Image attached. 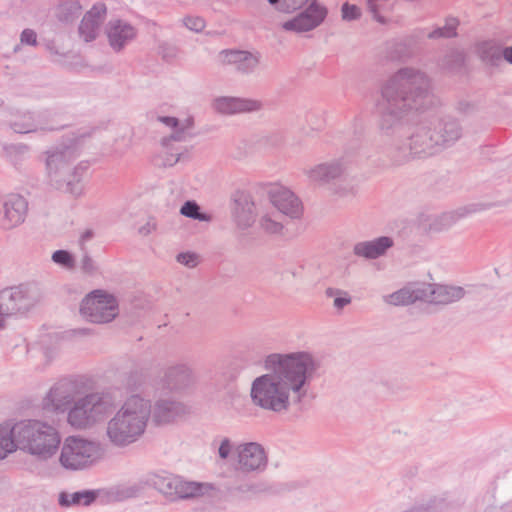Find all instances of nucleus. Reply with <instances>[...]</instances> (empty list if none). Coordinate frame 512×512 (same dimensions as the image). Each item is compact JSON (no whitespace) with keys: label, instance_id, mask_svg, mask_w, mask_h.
<instances>
[{"label":"nucleus","instance_id":"bb28decb","mask_svg":"<svg viewBox=\"0 0 512 512\" xmlns=\"http://www.w3.org/2000/svg\"><path fill=\"white\" fill-rule=\"evenodd\" d=\"M425 295L422 283H416L384 296V301L394 306H406L418 301L424 302Z\"/></svg>","mask_w":512,"mask_h":512},{"label":"nucleus","instance_id":"f257e3e1","mask_svg":"<svg viewBox=\"0 0 512 512\" xmlns=\"http://www.w3.org/2000/svg\"><path fill=\"white\" fill-rule=\"evenodd\" d=\"M430 81L419 69H399L383 84L377 105L378 128L382 135L395 138L390 150L391 160L401 165L414 159H426L440 152L428 121L417 124L401 139L412 110H419L429 97Z\"/></svg>","mask_w":512,"mask_h":512},{"label":"nucleus","instance_id":"1a4fd4ad","mask_svg":"<svg viewBox=\"0 0 512 512\" xmlns=\"http://www.w3.org/2000/svg\"><path fill=\"white\" fill-rule=\"evenodd\" d=\"M150 481L170 501L200 497L212 489L208 483L186 481L173 474H155Z\"/></svg>","mask_w":512,"mask_h":512},{"label":"nucleus","instance_id":"4d7b16f0","mask_svg":"<svg viewBox=\"0 0 512 512\" xmlns=\"http://www.w3.org/2000/svg\"><path fill=\"white\" fill-rule=\"evenodd\" d=\"M94 231L92 229H86L80 236L79 243L81 249L85 251V244L94 238Z\"/></svg>","mask_w":512,"mask_h":512},{"label":"nucleus","instance_id":"9b49d317","mask_svg":"<svg viewBox=\"0 0 512 512\" xmlns=\"http://www.w3.org/2000/svg\"><path fill=\"white\" fill-rule=\"evenodd\" d=\"M327 14V8L317 0H313L305 10L283 22L281 26L283 30L288 32H309L320 26L327 17Z\"/></svg>","mask_w":512,"mask_h":512},{"label":"nucleus","instance_id":"f8f14e48","mask_svg":"<svg viewBox=\"0 0 512 512\" xmlns=\"http://www.w3.org/2000/svg\"><path fill=\"white\" fill-rule=\"evenodd\" d=\"M28 201L22 195L0 196V228L11 230L21 225L27 216Z\"/></svg>","mask_w":512,"mask_h":512},{"label":"nucleus","instance_id":"2f4dec72","mask_svg":"<svg viewBox=\"0 0 512 512\" xmlns=\"http://www.w3.org/2000/svg\"><path fill=\"white\" fill-rule=\"evenodd\" d=\"M5 158L17 169L21 168L30 156V147L23 143L4 144Z\"/></svg>","mask_w":512,"mask_h":512},{"label":"nucleus","instance_id":"f03ea898","mask_svg":"<svg viewBox=\"0 0 512 512\" xmlns=\"http://www.w3.org/2000/svg\"><path fill=\"white\" fill-rule=\"evenodd\" d=\"M264 366L270 373L253 380L251 401L263 410L283 413L307 396L310 382L318 375L320 361L308 352L273 353L265 358Z\"/></svg>","mask_w":512,"mask_h":512},{"label":"nucleus","instance_id":"c756f323","mask_svg":"<svg viewBox=\"0 0 512 512\" xmlns=\"http://www.w3.org/2000/svg\"><path fill=\"white\" fill-rule=\"evenodd\" d=\"M194 119L191 116L179 120V126L174 130L170 136L164 137L161 144L164 147H168L171 142H186L195 136Z\"/></svg>","mask_w":512,"mask_h":512},{"label":"nucleus","instance_id":"864d4df0","mask_svg":"<svg viewBox=\"0 0 512 512\" xmlns=\"http://www.w3.org/2000/svg\"><path fill=\"white\" fill-rule=\"evenodd\" d=\"M237 490L242 493L251 492V493L256 494V493L263 492L265 489L262 484L253 483V484L241 485L237 488Z\"/></svg>","mask_w":512,"mask_h":512},{"label":"nucleus","instance_id":"9d476101","mask_svg":"<svg viewBox=\"0 0 512 512\" xmlns=\"http://www.w3.org/2000/svg\"><path fill=\"white\" fill-rule=\"evenodd\" d=\"M80 312L92 323H108L119 313L118 302L113 295L94 290L82 300Z\"/></svg>","mask_w":512,"mask_h":512},{"label":"nucleus","instance_id":"4c0bfd02","mask_svg":"<svg viewBox=\"0 0 512 512\" xmlns=\"http://www.w3.org/2000/svg\"><path fill=\"white\" fill-rule=\"evenodd\" d=\"M325 293L327 297H335L333 304L334 307L338 310L343 309L351 302L350 296L345 291L335 288H327Z\"/></svg>","mask_w":512,"mask_h":512},{"label":"nucleus","instance_id":"58836bf2","mask_svg":"<svg viewBox=\"0 0 512 512\" xmlns=\"http://www.w3.org/2000/svg\"><path fill=\"white\" fill-rule=\"evenodd\" d=\"M388 49L391 51L389 52V57L392 60H398L404 57H407L409 55V52L407 50V44L405 41H392L387 43Z\"/></svg>","mask_w":512,"mask_h":512},{"label":"nucleus","instance_id":"8fccbe9b","mask_svg":"<svg viewBox=\"0 0 512 512\" xmlns=\"http://www.w3.org/2000/svg\"><path fill=\"white\" fill-rule=\"evenodd\" d=\"M357 189L354 185L345 184L335 190V194L342 198H349L356 195Z\"/></svg>","mask_w":512,"mask_h":512},{"label":"nucleus","instance_id":"20e7f679","mask_svg":"<svg viewBox=\"0 0 512 512\" xmlns=\"http://www.w3.org/2000/svg\"><path fill=\"white\" fill-rule=\"evenodd\" d=\"M150 416V401L139 395L130 396L106 423L108 442L118 449L136 443L145 433Z\"/></svg>","mask_w":512,"mask_h":512},{"label":"nucleus","instance_id":"e433bc0d","mask_svg":"<svg viewBox=\"0 0 512 512\" xmlns=\"http://www.w3.org/2000/svg\"><path fill=\"white\" fill-rule=\"evenodd\" d=\"M276 10L283 13H293L301 9L308 0H267Z\"/></svg>","mask_w":512,"mask_h":512},{"label":"nucleus","instance_id":"72a5a7b5","mask_svg":"<svg viewBox=\"0 0 512 512\" xmlns=\"http://www.w3.org/2000/svg\"><path fill=\"white\" fill-rule=\"evenodd\" d=\"M95 500V494L92 491H79L75 493L61 492L59 494V505L70 507L76 505L88 506Z\"/></svg>","mask_w":512,"mask_h":512},{"label":"nucleus","instance_id":"6ab92c4d","mask_svg":"<svg viewBox=\"0 0 512 512\" xmlns=\"http://www.w3.org/2000/svg\"><path fill=\"white\" fill-rule=\"evenodd\" d=\"M107 8L104 3L94 4L83 16L79 27V37L86 43L97 39L100 28L106 18Z\"/></svg>","mask_w":512,"mask_h":512},{"label":"nucleus","instance_id":"b1692460","mask_svg":"<svg viewBox=\"0 0 512 512\" xmlns=\"http://www.w3.org/2000/svg\"><path fill=\"white\" fill-rule=\"evenodd\" d=\"M213 109L224 115H232L243 112L257 111L261 104L256 100L244 99L238 97L222 96L213 101Z\"/></svg>","mask_w":512,"mask_h":512},{"label":"nucleus","instance_id":"7c9ffc66","mask_svg":"<svg viewBox=\"0 0 512 512\" xmlns=\"http://www.w3.org/2000/svg\"><path fill=\"white\" fill-rule=\"evenodd\" d=\"M15 430L16 423L0 424V460L18 449Z\"/></svg>","mask_w":512,"mask_h":512},{"label":"nucleus","instance_id":"423d86ee","mask_svg":"<svg viewBox=\"0 0 512 512\" xmlns=\"http://www.w3.org/2000/svg\"><path fill=\"white\" fill-rule=\"evenodd\" d=\"M115 408V401L110 394L89 393L78 398L70 407L67 422L78 430L89 429L103 421Z\"/></svg>","mask_w":512,"mask_h":512},{"label":"nucleus","instance_id":"ddd939ff","mask_svg":"<svg viewBox=\"0 0 512 512\" xmlns=\"http://www.w3.org/2000/svg\"><path fill=\"white\" fill-rule=\"evenodd\" d=\"M80 393V385L76 380L61 379L50 388L44 399V406L47 409L64 411L74 404Z\"/></svg>","mask_w":512,"mask_h":512},{"label":"nucleus","instance_id":"ea45409f","mask_svg":"<svg viewBox=\"0 0 512 512\" xmlns=\"http://www.w3.org/2000/svg\"><path fill=\"white\" fill-rule=\"evenodd\" d=\"M218 443L217 454L221 460H227L232 452H236L237 445H235L230 438L222 437L219 439Z\"/></svg>","mask_w":512,"mask_h":512},{"label":"nucleus","instance_id":"de8ad7c7","mask_svg":"<svg viewBox=\"0 0 512 512\" xmlns=\"http://www.w3.org/2000/svg\"><path fill=\"white\" fill-rule=\"evenodd\" d=\"M177 261L189 268L195 267L198 263L197 255L189 252L178 254Z\"/></svg>","mask_w":512,"mask_h":512},{"label":"nucleus","instance_id":"dca6fc26","mask_svg":"<svg viewBox=\"0 0 512 512\" xmlns=\"http://www.w3.org/2000/svg\"><path fill=\"white\" fill-rule=\"evenodd\" d=\"M9 126L15 133L19 134L54 130V127L48 124L44 113L31 111H16L12 113L9 119Z\"/></svg>","mask_w":512,"mask_h":512},{"label":"nucleus","instance_id":"473e14b6","mask_svg":"<svg viewBox=\"0 0 512 512\" xmlns=\"http://www.w3.org/2000/svg\"><path fill=\"white\" fill-rule=\"evenodd\" d=\"M82 6L78 0H63L56 7L55 15L61 22H72L80 16Z\"/></svg>","mask_w":512,"mask_h":512},{"label":"nucleus","instance_id":"052dcab7","mask_svg":"<svg viewBox=\"0 0 512 512\" xmlns=\"http://www.w3.org/2000/svg\"><path fill=\"white\" fill-rule=\"evenodd\" d=\"M217 443V440H214L212 443V446H214Z\"/></svg>","mask_w":512,"mask_h":512},{"label":"nucleus","instance_id":"f3484780","mask_svg":"<svg viewBox=\"0 0 512 512\" xmlns=\"http://www.w3.org/2000/svg\"><path fill=\"white\" fill-rule=\"evenodd\" d=\"M194 383L192 370L185 364H177L165 368L159 385L165 392H180Z\"/></svg>","mask_w":512,"mask_h":512},{"label":"nucleus","instance_id":"a18cd8bd","mask_svg":"<svg viewBox=\"0 0 512 512\" xmlns=\"http://www.w3.org/2000/svg\"><path fill=\"white\" fill-rule=\"evenodd\" d=\"M172 143L173 142H171L168 147H164L162 145L166 150L165 153L167 154L162 162L164 166H173L180 160L182 153L178 149L173 148Z\"/></svg>","mask_w":512,"mask_h":512},{"label":"nucleus","instance_id":"aec40b11","mask_svg":"<svg viewBox=\"0 0 512 512\" xmlns=\"http://www.w3.org/2000/svg\"><path fill=\"white\" fill-rule=\"evenodd\" d=\"M269 198L275 208L290 218H299L303 213L300 199L286 187H272L269 190Z\"/></svg>","mask_w":512,"mask_h":512},{"label":"nucleus","instance_id":"6e6552de","mask_svg":"<svg viewBox=\"0 0 512 512\" xmlns=\"http://www.w3.org/2000/svg\"><path fill=\"white\" fill-rule=\"evenodd\" d=\"M41 299L36 284L24 283L3 289L0 292V316L24 315L35 307Z\"/></svg>","mask_w":512,"mask_h":512},{"label":"nucleus","instance_id":"13d9d810","mask_svg":"<svg viewBox=\"0 0 512 512\" xmlns=\"http://www.w3.org/2000/svg\"><path fill=\"white\" fill-rule=\"evenodd\" d=\"M154 229H155V224H151L150 222H148L139 229V233L142 235H148Z\"/></svg>","mask_w":512,"mask_h":512},{"label":"nucleus","instance_id":"cd10ccee","mask_svg":"<svg viewBox=\"0 0 512 512\" xmlns=\"http://www.w3.org/2000/svg\"><path fill=\"white\" fill-rule=\"evenodd\" d=\"M154 421L158 424H166L174 421L178 416L184 413V406L177 401L158 400L153 411Z\"/></svg>","mask_w":512,"mask_h":512},{"label":"nucleus","instance_id":"a878e982","mask_svg":"<svg viewBox=\"0 0 512 512\" xmlns=\"http://www.w3.org/2000/svg\"><path fill=\"white\" fill-rule=\"evenodd\" d=\"M393 244L394 242L391 237L381 236L373 240L356 243L353 247V253L364 259H377L383 256Z\"/></svg>","mask_w":512,"mask_h":512},{"label":"nucleus","instance_id":"c03bdc74","mask_svg":"<svg viewBox=\"0 0 512 512\" xmlns=\"http://www.w3.org/2000/svg\"><path fill=\"white\" fill-rule=\"evenodd\" d=\"M387 1L388 0H367L369 12H371L374 19L381 24L386 23V19L380 15V11L384 9V5Z\"/></svg>","mask_w":512,"mask_h":512},{"label":"nucleus","instance_id":"412c9836","mask_svg":"<svg viewBox=\"0 0 512 512\" xmlns=\"http://www.w3.org/2000/svg\"><path fill=\"white\" fill-rule=\"evenodd\" d=\"M106 34L110 47L115 52H120L135 39L137 30L127 21L116 19L108 22Z\"/></svg>","mask_w":512,"mask_h":512},{"label":"nucleus","instance_id":"39448f33","mask_svg":"<svg viewBox=\"0 0 512 512\" xmlns=\"http://www.w3.org/2000/svg\"><path fill=\"white\" fill-rule=\"evenodd\" d=\"M18 450L39 461H47L58 451L61 436L55 426L48 422L27 419L16 422Z\"/></svg>","mask_w":512,"mask_h":512},{"label":"nucleus","instance_id":"bf43d9fd","mask_svg":"<svg viewBox=\"0 0 512 512\" xmlns=\"http://www.w3.org/2000/svg\"><path fill=\"white\" fill-rule=\"evenodd\" d=\"M4 327V322L3 320L0 318V329Z\"/></svg>","mask_w":512,"mask_h":512},{"label":"nucleus","instance_id":"f704fd0d","mask_svg":"<svg viewBox=\"0 0 512 512\" xmlns=\"http://www.w3.org/2000/svg\"><path fill=\"white\" fill-rule=\"evenodd\" d=\"M482 58L485 61L490 62L492 65L498 64L501 59L512 64V46L503 49L497 46H490L483 50Z\"/></svg>","mask_w":512,"mask_h":512},{"label":"nucleus","instance_id":"0eeeda50","mask_svg":"<svg viewBox=\"0 0 512 512\" xmlns=\"http://www.w3.org/2000/svg\"><path fill=\"white\" fill-rule=\"evenodd\" d=\"M105 454V445L97 439L68 436L61 446L59 462L66 470L79 471L97 464Z\"/></svg>","mask_w":512,"mask_h":512},{"label":"nucleus","instance_id":"603ef678","mask_svg":"<svg viewBox=\"0 0 512 512\" xmlns=\"http://www.w3.org/2000/svg\"><path fill=\"white\" fill-rule=\"evenodd\" d=\"M81 269L86 273H93L96 270L93 259L86 252L81 259Z\"/></svg>","mask_w":512,"mask_h":512},{"label":"nucleus","instance_id":"49530a36","mask_svg":"<svg viewBox=\"0 0 512 512\" xmlns=\"http://www.w3.org/2000/svg\"><path fill=\"white\" fill-rule=\"evenodd\" d=\"M184 25L193 32H201L205 28V21L199 16H187L183 18Z\"/></svg>","mask_w":512,"mask_h":512},{"label":"nucleus","instance_id":"6e6d98bb","mask_svg":"<svg viewBox=\"0 0 512 512\" xmlns=\"http://www.w3.org/2000/svg\"><path fill=\"white\" fill-rule=\"evenodd\" d=\"M160 49V53L165 60L169 61L176 57V49L174 47L163 45Z\"/></svg>","mask_w":512,"mask_h":512},{"label":"nucleus","instance_id":"37998d69","mask_svg":"<svg viewBox=\"0 0 512 512\" xmlns=\"http://www.w3.org/2000/svg\"><path fill=\"white\" fill-rule=\"evenodd\" d=\"M361 14V9L355 4L345 2L341 7V16L344 21L357 20Z\"/></svg>","mask_w":512,"mask_h":512},{"label":"nucleus","instance_id":"c85d7f7f","mask_svg":"<svg viewBox=\"0 0 512 512\" xmlns=\"http://www.w3.org/2000/svg\"><path fill=\"white\" fill-rule=\"evenodd\" d=\"M458 24L459 22L456 18L450 17L446 19L445 25L442 27H435L432 30H428L426 28L415 30L411 35V38L415 40L422 39L424 37L433 40L440 38H452L457 35L456 30Z\"/></svg>","mask_w":512,"mask_h":512},{"label":"nucleus","instance_id":"5fc2aeb1","mask_svg":"<svg viewBox=\"0 0 512 512\" xmlns=\"http://www.w3.org/2000/svg\"><path fill=\"white\" fill-rule=\"evenodd\" d=\"M157 120L172 129V132L179 126V119L171 116H158Z\"/></svg>","mask_w":512,"mask_h":512},{"label":"nucleus","instance_id":"3c124183","mask_svg":"<svg viewBox=\"0 0 512 512\" xmlns=\"http://www.w3.org/2000/svg\"><path fill=\"white\" fill-rule=\"evenodd\" d=\"M46 49L49 51L50 56L54 62L61 63L65 57V53L61 52L54 43L49 42L46 44Z\"/></svg>","mask_w":512,"mask_h":512},{"label":"nucleus","instance_id":"7ed1b4c3","mask_svg":"<svg viewBox=\"0 0 512 512\" xmlns=\"http://www.w3.org/2000/svg\"><path fill=\"white\" fill-rule=\"evenodd\" d=\"M80 149L81 139L73 137L64 139L45 152L46 174L50 186L74 197L84 193L82 178L86 166L78 164L72 167L80 156Z\"/></svg>","mask_w":512,"mask_h":512},{"label":"nucleus","instance_id":"4468645a","mask_svg":"<svg viewBox=\"0 0 512 512\" xmlns=\"http://www.w3.org/2000/svg\"><path fill=\"white\" fill-rule=\"evenodd\" d=\"M427 121L433 127L432 134L439 144L440 152L453 146L462 137V126L452 116L434 118Z\"/></svg>","mask_w":512,"mask_h":512},{"label":"nucleus","instance_id":"4be33fe9","mask_svg":"<svg viewBox=\"0 0 512 512\" xmlns=\"http://www.w3.org/2000/svg\"><path fill=\"white\" fill-rule=\"evenodd\" d=\"M224 64L232 65L241 74L248 75L257 69L260 56L244 50H223L220 53Z\"/></svg>","mask_w":512,"mask_h":512},{"label":"nucleus","instance_id":"a211bd4d","mask_svg":"<svg viewBox=\"0 0 512 512\" xmlns=\"http://www.w3.org/2000/svg\"><path fill=\"white\" fill-rule=\"evenodd\" d=\"M425 292L424 302L433 305H449L460 301L466 295L461 286L422 283Z\"/></svg>","mask_w":512,"mask_h":512},{"label":"nucleus","instance_id":"09e8293b","mask_svg":"<svg viewBox=\"0 0 512 512\" xmlns=\"http://www.w3.org/2000/svg\"><path fill=\"white\" fill-rule=\"evenodd\" d=\"M20 41L22 44L35 46L37 44V34L32 29H24L21 32Z\"/></svg>","mask_w":512,"mask_h":512},{"label":"nucleus","instance_id":"393cba45","mask_svg":"<svg viewBox=\"0 0 512 512\" xmlns=\"http://www.w3.org/2000/svg\"><path fill=\"white\" fill-rule=\"evenodd\" d=\"M347 163L344 159H335L318 164L306 171V175L312 182L327 183L344 174Z\"/></svg>","mask_w":512,"mask_h":512},{"label":"nucleus","instance_id":"2eb2a0df","mask_svg":"<svg viewBox=\"0 0 512 512\" xmlns=\"http://www.w3.org/2000/svg\"><path fill=\"white\" fill-rule=\"evenodd\" d=\"M236 454L240 471L261 472L267 466V456L264 448L256 442L238 444Z\"/></svg>","mask_w":512,"mask_h":512},{"label":"nucleus","instance_id":"5701e85b","mask_svg":"<svg viewBox=\"0 0 512 512\" xmlns=\"http://www.w3.org/2000/svg\"><path fill=\"white\" fill-rule=\"evenodd\" d=\"M232 216L237 227L240 229H247L253 225L256 218V209L250 194L246 192H237L235 194Z\"/></svg>","mask_w":512,"mask_h":512},{"label":"nucleus","instance_id":"a19ab883","mask_svg":"<svg viewBox=\"0 0 512 512\" xmlns=\"http://www.w3.org/2000/svg\"><path fill=\"white\" fill-rule=\"evenodd\" d=\"M260 226L264 231L270 234H278L283 229V225L276 219H273L269 214L261 217Z\"/></svg>","mask_w":512,"mask_h":512},{"label":"nucleus","instance_id":"79ce46f5","mask_svg":"<svg viewBox=\"0 0 512 512\" xmlns=\"http://www.w3.org/2000/svg\"><path fill=\"white\" fill-rule=\"evenodd\" d=\"M52 260L54 263L67 269H71L75 265L73 256L66 250L55 251L52 254Z\"/></svg>","mask_w":512,"mask_h":512},{"label":"nucleus","instance_id":"c9c22d12","mask_svg":"<svg viewBox=\"0 0 512 512\" xmlns=\"http://www.w3.org/2000/svg\"><path fill=\"white\" fill-rule=\"evenodd\" d=\"M181 215L191 218L194 220L209 222L211 220V216L209 214L203 213L200 211V206L195 201H186L181 209Z\"/></svg>","mask_w":512,"mask_h":512}]
</instances>
